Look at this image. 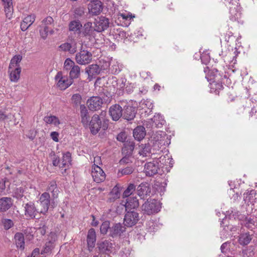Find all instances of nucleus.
Instances as JSON below:
<instances>
[{"instance_id":"nucleus-24","label":"nucleus","mask_w":257,"mask_h":257,"mask_svg":"<svg viewBox=\"0 0 257 257\" xmlns=\"http://www.w3.org/2000/svg\"><path fill=\"white\" fill-rule=\"evenodd\" d=\"M126 202L124 205L125 210H133L139 206V200L136 197H127Z\"/></svg>"},{"instance_id":"nucleus-62","label":"nucleus","mask_w":257,"mask_h":257,"mask_svg":"<svg viewBox=\"0 0 257 257\" xmlns=\"http://www.w3.org/2000/svg\"><path fill=\"white\" fill-rule=\"evenodd\" d=\"M133 86L131 84H130L129 85H126L125 87V91L127 94H130L133 92Z\"/></svg>"},{"instance_id":"nucleus-26","label":"nucleus","mask_w":257,"mask_h":257,"mask_svg":"<svg viewBox=\"0 0 257 257\" xmlns=\"http://www.w3.org/2000/svg\"><path fill=\"white\" fill-rule=\"evenodd\" d=\"M11 198L4 197L0 199V212H5L8 210L13 205Z\"/></svg>"},{"instance_id":"nucleus-28","label":"nucleus","mask_w":257,"mask_h":257,"mask_svg":"<svg viewBox=\"0 0 257 257\" xmlns=\"http://www.w3.org/2000/svg\"><path fill=\"white\" fill-rule=\"evenodd\" d=\"M73 17L77 20H82L87 18L86 9L84 7H76L73 12Z\"/></svg>"},{"instance_id":"nucleus-43","label":"nucleus","mask_w":257,"mask_h":257,"mask_svg":"<svg viewBox=\"0 0 257 257\" xmlns=\"http://www.w3.org/2000/svg\"><path fill=\"white\" fill-rule=\"evenodd\" d=\"M24 189L23 187L16 188L13 190V196L18 200H22V198L24 196Z\"/></svg>"},{"instance_id":"nucleus-31","label":"nucleus","mask_w":257,"mask_h":257,"mask_svg":"<svg viewBox=\"0 0 257 257\" xmlns=\"http://www.w3.org/2000/svg\"><path fill=\"white\" fill-rule=\"evenodd\" d=\"M146 133L145 128L143 126H138L136 127L133 131V136L134 138L140 141L143 140L146 136Z\"/></svg>"},{"instance_id":"nucleus-64","label":"nucleus","mask_w":257,"mask_h":257,"mask_svg":"<svg viewBox=\"0 0 257 257\" xmlns=\"http://www.w3.org/2000/svg\"><path fill=\"white\" fill-rule=\"evenodd\" d=\"M8 118V116L2 111H0V121H4Z\"/></svg>"},{"instance_id":"nucleus-21","label":"nucleus","mask_w":257,"mask_h":257,"mask_svg":"<svg viewBox=\"0 0 257 257\" xmlns=\"http://www.w3.org/2000/svg\"><path fill=\"white\" fill-rule=\"evenodd\" d=\"M102 4L100 1H96L89 5V13L92 16L99 15L102 11Z\"/></svg>"},{"instance_id":"nucleus-34","label":"nucleus","mask_w":257,"mask_h":257,"mask_svg":"<svg viewBox=\"0 0 257 257\" xmlns=\"http://www.w3.org/2000/svg\"><path fill=\"white\" fill-rule=\"evenodd\" d=\"M9 72H10V78L11 81L17 82L20 78L21 68L20 67H15L13 69H9Z\"/></svg>"},{"instance_id":"nucleus-46","label":"nucleus","mask_w":257,"mask_h":257,"mask_svg":"<svg viewBox=\"0 0 257 257\" xmlns=\"http://www.w3.org/2000/svg\"><path fill=\"white\" fill-rule=\"evenodd\" d=\"M2 223L6 230H8L14 226V222L12 220L7 218L2 219Z\"/></svg>"},{"instance_id":"nucleus-56","label":"nucleus","mask_w":257,"mask_h":257,"mask_svg":"<svg viewBox=\"0 0 257 257\" xmlns=\"http://www.w3.org/2000/svg\"><path fill=\"white\" fill-rule=\"evenodd\" d=\"M109 66V64L108 62H105L103 65H99V69H100V73L104 72V71H106L108 69Z\"/></svg>"},{"instance_id":"nucleus-8","label":"nucleus","mask_w":257,"mask_h":257,"mask_svg":"<svg viewBox=\"0 0 257 257\" xmlns=\"http://www.w3.org/2000/svg\"><path fill=\"white\" fill-rule=\"evenodd\" d=\"M160 161L158 159L154 160L152 162L146 163L144 170L146 176L152 177L158 173L160 167Z\"/></svg>"},{"instance_id":"nucleus-57","label":"nucleus","mask_w":257,"mask_h":257,"mask_svg":"<svg viewBox=\"0 0 257 257\" xmlns=\"http://www.w3.org/2000/svg\"><path fill=\"white\" fill-rule=\"evenodd\" d=\"M119 16V18H121L122 20L129 21L132 19V17L131 15L125 14H120Z\"/></svg>"},{"instance_id":"nucleus-61","label":"nucleus","mask_w":257,"mask_h":257,"mask_svg":"<svg viewBox=\"0 0 257 257\" xmlns=\"http://www.w3.org/2000/svg\"><path fill=\"white\" fill-rule=\"evenodd\" d=\"M43 22L44 23L45 25H49L53 22V19L51 17H47L43 21Z\"/></svg>"},{"instance_id":"nucleus-58","label":"nucleus","mask_w":257,"mask_h":257,"mask_svg":"<svg viewBox=\"0 0 257 257\" xmlns=\"http://www.w3.org/2000/svg\"><path fill=\"white\" fill-rule=\"evenodd\" d=\"M47 222H48V219H45L44 218H42L40 220V222L39 224L38 227H48Z\"/></svg>"},{"instance_id":"nucleus-16","label":"nucleus","mask_w":257,"mask_h":257,"mask_svg":"<svg viewBox=\"0 0 257 257\" xmlns=\"http://www.w3.org/2000/svg\"><path fill=\"white\" fill-rule=\"evenodd\" d=\"M122 105L119 104H115L111 106L109 109V113L114 121L118 120L122 117Z\"/></svg>"},{"instance_id":"nucleus-40","label":"nucleus","mask_w":257,"mask_h":257,"mask_svg":"<svg viewBox=\"0 0 257 257\" xmlns=\"http://www.w3.org/2000/svg\"><path fill=\"white\" fill-rule=\"evenodd\" d=\"M135 170V168L133 166H127L124 168L120 169L118 171L117 175L120 177L124 175H128L132 174Z\"/></svg>"},{"instance_id":"nucleus-32","label":"nucleus","mask_w":257,"mask_h":257,"mask_svg":"<svg viewBox=\"0 0 257 257\" xmlns=\"http://www.w3.org/2000/svg\"><path fill=\"white\" fill-rule=\"evenodd\" d=\"M15 241L18 248L23 250L25 248V238L21 232H17L15 235Z\"/></svg>"},{"instance_id":"nucleus-38","label":"nucleus","mask_w":257,"mask_h":257,"mask_svg":"<svg viewBox=\"0 0 257 257\" xmlns=\"http://www.w3.org/2000/svg\"><path fill=\"white\" fill-rule=\"evenodd\" d=\"M22 59V56L20 55H17L14 56L11 60L9 68V70L13 69L15 67L17 68L20 67V62Z\"/></svg>"},{"instance_id":"nucleus-14","label":"nucleus","mask_w":257,"mask_h":257,"mask_svg":"<svg viewBox=\"0 0 257 257\" xmlns=\"http://www.w3.org/2000/svg\"><path fill=\"white\" fill-rule=\"evenodd\" d=\"M46 191V192L51 194L52 204L54 206L55 201L58 197L60 193L59 188L55 180H52L48 182Z\"/></svg>"},{"instance_id":"nucleus-11","label":"nucleus","mask_w":257,"mask_h":257,"mask_svg":"<svg viewBox=\"0 0 257 257\" xmlns=\"http://www.w3.org/2000/svg\"><path fill=\"white\" fill-rule=\"evenodd\" d=\"M94 24L97 32H101L106 30L109 25V20L105 17L100 16L95 19Z\"/></svg>"},{"instance_id":"nucleus-35","label":"nucleus","mask_w":257,"mask_h":257,"mask_svg":"<svg viewBox=\"0 0 257 257\" xmlns=\"http://www.w3.org/2000/svg\"><path fill=\"white\" fill-rule=\"evenodd\" d=\"M153 107L154 105L150 100H146L142 104V108L144 110L145 115H149L151 114Z\"/></svg>"},{"instance_id":"nucleus-51","label":"nucleus","mask_w":257,"mask_h":257,"mask_svg":"<svg viewBox=\"0 0 257 257\" xmlns=\"http://www.w3.org/2000/svg\"><path fill=\"white\" fill-rule=\"evenodd\" d=\"M254 252L250 248L244 249L242 251V255L243 257H253Z\"/></svg>"},{"instance_id":"nucleus-30","label":"nucleus","mask_w":257,"mask_h":257,"mask_svg":"<svg viewBox=\"0 0 257 257\" xmlns=\"http://www.w3.org/2000/svg\"><path fill=\"white\" fill-rule=\"evenodd\" d=\"M35 18L36 17L34 15H28L27 17H25L21 24V29L22 31H26L34 22Z\"/></svg>"},{"instance_id":"nucleus-39","label":"nucleus","mask_w":257,"mask_h":257,"mask_svg":"<svg viewBox=\"0 0 257 257\" xmlns=\"http://www.w3.org/2000/svg\"><path fill=\"white\" fill-rule=\"evenodd\" d=\"M61 168H65L69 166L71 162V154L69 152L63 154L62 159Z\"/></svg>"},{"instance_id":"nucleus-45","label":"nucleus","mask_w":257,"mask_h":257,"mask_svg":"<svg viewBox=\"0 0 257 257\" xmlns=\"http://www.w3.org/2000/svg\"><path fill=\"white\" fill-rule=\"evenodd\" d=\"M136 186L134 184L128 185L127 188L123 192L122 196L123 198L129 197L132 193L135 190Z\"/></svg>"},{"instance_id":"nucleus-22","label":"nucleus","mask_w":257,"mask_h":257,"mask_svg":"<svg viewBox=\"0 0 257 257\" xmlns=\"http://www.w3.org/2000/svg\"><path fill=\"white\" fill-rule=\"evenodd\" d=\"M96 240V235L95 229L93 228H90L87 233V242L88 247L90 251L94 247Z\"/></svg>"},{"instance_id":"nucleus-63","label":"nucleus","mask_w":257,"mask_h":257,"mask_svg":"<svg viewBox=\"0 0 257 257\" xmlns=\"http://www.w3.org/2000/svg\"><path fill=\"white\" fill-rule=\"evenodd\" d=\"M4 7L5 6H13L12 0H2Z\"/></svg>"},{"instance_id":"nucleus-19","label":"nucleus","mask_w":257,"mask_h":257,"mask_svg":"<svg viewBox=\"0 0 257 257\" xmlns=\"http://www.w3.org/2000/svg\"><path fill=\"white\" fill-rule=\"evenodd\" d=\"M99 252L101 253L108 254L111 252L112 243L109 240L99 241L97 243Z\"/></svg>"},{"instance_id":"nucleus-47","label":"nucleus","mask_w":257,"mask_h":257,"mask_svg":"<svg viewBox=\"0 0 257 257\" xmlns=\"http://www.w3.org/2000/svg\"><path fill=\"white\" fill-rule=\"evenodd\" d=\"M71 99L73 103L75 106H77L79 105H80L82 99V97L80 94L78 93L74 94L72 95Z\"/></svg>"},{"instance_id":"nucleus-17","label":"nucleus","mask_w":257,"mask_h":257,"mask_svg":"<svg viewBox=\"0 0 257 257\" xmlns=\"http://www.w3.org/2000/svg\"><path fill=\"white\" fill-rule=\"evenodd\" d=\"M82 30L81 31V34L82 37L88 38L90 39L92 37H94L95 36V28L92 26V23L90 22H88L85 23L82 27Z\"/></svg>"},{"instance_id":"nucleus-4","label":"nucleus","mask_w":257,"mask_h":257,"mask_svg":"<svg viewBox=\"0 0 257 257\" xmlns=\"http://www.w3.org/2000/svg\"><path fill=\"white\" fill-rule=\"evenodd\" d=\"M120 104L123 106L122 117L127 121L133 120L136 117L137 108L132 103L123 101H120Z\"/></svg>"},{"instance_id":"nucleus-2","label":"nucleus","mask_w":257,"mask_h":257,"mask_svg":"<svg viewBox=\"0 0 257 257\" xmlns=\"http://www.w3.org/2000/svg\"><path fill=\"white\" fill-rule=\"evenodd\" d=\"M38 202L40 206V214L46 215L48 213L49 207L54 208L57 204L55 202L53 206L52 204V199L50 194L48 192H44L40 196L38 200Z\"/></svg>"},{"instance_id":"nucleus-13","label":"nucleus","mask_w":257,"mask_h":257,"mask_svg":"<svg viewBox=\"0 0 257 257\" xmlns=\"http://www.w3.org/2000/svg\"><path fill=\"white\" fill-rule=\"evenodd\" d=\"M91 176L94 181L97 183H101L105 179V174L98 166L94 165L92 167Z\"/></svg>"},{"instance_id":"nucleus-25","label":"nucleus","mask_w":257,"mask_h":257,"mask_svg":"<svg viewBox=\"0 0 257 257\" xmlns=\"http://www.w3.org/2000/svg\"><path fill=\"white\" fill-rule=\"evenodd\" d=\"M80 114L81 121L84 126H87L89 122L90 116L88 114V110L84 104L80 105Z\"/></svg>"},{"instance_id":"nucleus-15","label":"nucleus","mask_w":257,"mask_h":257,"mask_svg":"<svg viewBox=\"0 0 257 257\" xmlns=\"http://www.w3.org/2000/svg\"><path fill=\"white\" fill-rule=\"evenodd\" d=\"M103 99L99 96H92L87 100L86 104L91 111H96L100 109L103 104Z\"/></svg>"},{"instance_id":"nucleus-42","label":"nucleus","mask_w":257,"mask_h":257,"mask_svg":"<svg viewBox=\"0 0 257 257\" xmlns=\"http://www.w3.org/2000/svg\"><path fill=\"white\" fill-rule=\"evenodd\" d=\"M44 121L48 124H53L57 126L60 124V121L57 117L54 115L47 116L44 117Z\"/></svg>"},{"instance_id":"nucleus-36","label":"nucleus","mask_w":257,"mask_h":257,"mask_svg":"<svg viewBox=\"0 0 257 257\" xmlns=\"http://www.w3.org/2000/svg\"><path fill=\"white\" fill-rule=\"evenodd\" d=\"M252 237L249 233H245L239 236L238 241L240 245L244 246L249 243Z\"/></svg>"},{"instance_id":"nucleus-23","label":"nucleus","mask_w":257,"mask_h":257,"mask_svg":"<svg viewBox=\"0 0 257 257\" xmlns=\"http://www.w3.org/2000/svg\"><path fill=\"white\" fill-rule=\"evenodd\" d=\"M82 28V25L80 21L75 20L71 21L68 24V30L72 32L74 34H81V30Z\"/></svg>"},{"instance_id":"nucleus-6","label":"nucleus","mask_w":257,"mask_h":257,"mask_svg":"<svg viewBox=\"0 0 257 257\" xmlns=\"http://www.w3.org/2000/svg\"><path fill=\"white\" fill-rule=\"evenodd\" d=\"M57 236L55 233L51 232L48 236L47 241L41 251V254H50L56 245Z\"/></svg>"},{"instance_id":"nucleus-33","label":"nucleus","mask_w":257,"mask_h":257,"mask_svg":"<svg viewBox=\"0 0 257 257\" xmlns=\"http://www.w3.org/2000/svg\"><path fill=\"white\" fill-rule=\"evenodd\" d=\"M152 120L153 121V125H155L158 128L162 127L166 122L163 116L160 113H156L152 118Z\"/></svg>"},{"instance_id":"nucleus-20","label":"nucleus","mask_w":257,"mask_h":257,"mask_svg":"<svg viewBox=\"0 0 257 257\" xmlns=\"http://www.w3.org/2000/svg\"><path fill=\"white\" fill-rule=\"evenodd\" d=\"M151 189L147 183H141L137 188L138 195L141 199H144L150 196Z\"/></svg>"},{"instance_id":"nucleus-5","label":"nucleus","mask_w":257,"mask_h":257,"mask_svg":"<svg viewBox=\"0 0 257 257\" xmlns=\"http://www.w3.org/2000/svg\"><path fill=\"white\" fill-rule=\"evenodd\" d=\"M123 224L127 227L135 225L140 219L139 213L135 210H125Z\"/></svg>"},{"instance_id":"nucleus-12","label":"nucleus","mask_w":257,"mask_h":257,"mask_svg":"<svg viewBox=\"0 0 257 257\" xmlns=\"http://www.w3.org/2000/svg\"><path fill=\"white\" fill-rule=\"evenodd\" d=\"M55 78L56 80H58L57 86L61 90H65L73 82L72 79L68 78L66 76H62L61 72H58Z\"/></svg>"},{"instance_id":"nucleus-54","label":"nucleus","mask_w":257,"mask_h":257,"mask_svg":"<svg viewBox=\"0 0 257 257\" xmlns=\"http://www.w3.org/2000/svg\"><path fill=\"white\" fill-rule=\"evenodd\" d=\"M40 33L41 37L45 39L48 35V27L47 26H45L43 30H40Z\"/></svg>"},{"instance_id":"nucleus-27","label":"nucleus","mask_w":257,"mask_h":257,"mask_svg":"<svg viewBox=\"0 0 257 257\" xmlns=\"http://www.w3.org/2000/svg\"><path fill=\"white\" fill-rule=\"evenodd\" d=\"M85 71V73L88 74L89 78H92L100 74L99 65L96 64H93L88 65L86 67Z\"/></svg>"},{"instance_id":"nucleus-10","label":"nucleus","mask_w":257,"mask_h":257,"mask_svg":"<svg viewBox=\"0 0 257 257\" xmlns=\"http://www.w3.org/2000/svg\"><path fill=\"white\" fill-rule=\"evenodd\" d=\"M134 145H129L125 146L122 149V153L124 155V156L120 160L119 163L120 165H124L132 163V153L134 150Z\"/></svg>"},{"instance_id":"nucleus-41","label":"nucleus","mask_w":257,"mask_h":257,"mask_svg":"<svg viewBox=\"0 0 257 257\" xmlns=\"http://www.w3.org/2000/svg\"><path fill=\"white\" fill-rule=\"evenodd\" d=\"M141 147V149L139 152L140 155L143 157L149 156L151 151L150 145L149 144H142Z\"/></svg>"},{"instance_id":"nucleus-18","label":"nucleus","mask_w":257,"mask_h":257,"mask_svg":"<svg viewBox=\"0 0 257 257\" xmlns=\"http://www.w3.org/2000/svg\"><path fill=\"white\" fill-rule=\"evenodd\" d=\"M125 229V226H123L120 223H115L110 228L109 235L113 238L120 236Z\"/></svg>"},{"instance_id":"nucleus-49","label":"nucleus","mask_w":257,"mask_h":257,"mask_svg":"<svg viewBox=\"0 0 257 257\" xmlns=\"http://www.w3.org/2000/svg\"><path fill=\"white\" fill-rule=\"evenodd\" d=\"M110 195L112 196L113 199H116L119 197L120 191L119 188L117 186H114L112 190L111 191Z\"/></svg>"},{"instance_id":"nucleus-55","label":"nucleus","mask_w":257,"mask_h":257,"mask_svg":"<svg viewBox=\"0 0 257 257\" xmlns=\"http://www.w3.org/2000/svg\"><path fill=\"white\" fill-rule=\"evenodd\" d=\"M51 138L55 142H58L59 134L56 132H52L50 134Z\"/></svg>"},{"instance_id":"nucleus-1","label":"nucleus","mask_w":257,"mask_h":257,"mask_svg":"<svg viewBox=\"0 0 257 257\" xmlns=\"http://www.w3.org/2000/svg\"><path fill=\"white\" fill-rule=\"evenodd\" d=\"M106 112H102L100 115L95 114L91 117V119L88 122L91 133L93 135H96L102 128L105 131L108 126V120L105 118L104 116Z\"/></svg>"},{"instance_id":"nucleus-3","label":"nucleus","mask_w":257,"mask_h":257,"mask_svg":"<svg viewBox=\"0 0 257 257\" xmlns=\"http://www.w3.org/2000/svg\"><path fill=\"white\" fill-rule=\"evenodd\" d=\"M161 208L160 203L156 199L148 200L142 206L143 213L148 215L158 213Z\"/></svg>"},{"instance_id":"nucleus-53","label":"nucleus","mask_w":257,"mask_h":257,"mask_svg":"<svg viewBox=\"0 0 257 257\" xmlns=\"http://www.w3.org/2000/svg\"><path fill=\"white\" fill-rule=\"evenodd\" d=\"M126 138V136L124 132H120L119 134H118L116 137L117 140L121 142H125Z\"/></svg>"},{"instance_id":"nucleus-9","label":"nucleus","mask_w":257,"mask_h":257,"mask_svg":"<svg viewBox=\"0 0 257 257\" xmlns=\"http://www.w3.org/2000/svg\"><path fill=\"white\" fill-rule=\"evenodd\" d=\"M92 54L87 50L81 49L79 52L76 53L75 60L80 65L88 64L92 60Z\"/></svg>"},{"instance_id":"nucleus-29","label":"nucleus","mask_w":257,"mask_h":257,"mask_svg":"<svg viewBox=\"0 0 257 257\" xmlns=\"http://www.w3.org/2000/svg\"><path fill=\"white\" fill-rule=\"evenodd\" d=\"M61 51L68 52L70 54H73L77 51L76 44L64 43L59 46Z\"/></svg>"},{"instance_id":"nucleus-60","label":"nucleus","mask_w":257,"mask_h":257,"mask_svg":"<svg viewBox=\"0 0 257 257\" xmlns=\"http://www.w3.org/2000/svg\"><path fill=\"white\" fill-rule=\"evenodd\" d=\"M201 60L203 63L207 64L210 60L209 57L207 55H203L201 57Z\"/></svg>"},{"instance_id":"nucleus-37","label":"nucleus","mask_w":257,"mask_h":257,"mask_svg":"<svg viewBox=\"0 0 257 257\" xmlns=\"http://www.w3.org/2000/svg\"><path fill=\"white\" fill-rule=\"evenodd\" d=\"M69 78L73 80L74 79H77L80 75V68L78 65H75L71 69L69 70Z\"/></svg>"},{"instance_id":"nucleus-52","label":"nucleus","mask_w":257,"mask_h":257,"mask_svg":"<svg viewBox=\"0 0 257 257\" xmlns=\"http://www.w3.org/2000/svg\"><path fill=\"white\" fill-rule=\"evenodd\" d=\"M51 156L52 157V163L54 166H58L60 163L59 157L55 154L54 152L51 153Z\"/></svg>"},{"instance_id":"nucleus-50","label":"nucleus","mask_w":257,"mask_h":257,"mask_svg":"<svg viewBox=\"0 0 257 257\" xmlns=\"http://www.w3.org/2000/svg\"><path fill=\"white\" fill-rule=\"evenodd\" d=\"M4 8L6 17L8 19L10 20L12 18L13 15V6H5Z\"/></svg>"},{"instance_id":"nucleus-7","label":"nucleus","mask_w":257,"mask_h":257,"mask_svg":"<svg viewBox=\"0 0 257 257\" xmlns=\"http://www.w3.org/2000/svg\"><path fill=\"white\" fill-rule=\"evenodd\" d=\"M23 206L24 207L25 215L29 219H33L37 214H40V210L37 208L34 201H29Z\"/></svg>"},{"instance_id":"nucleus-48","label":"nucleus","mask_w":257,"mask_h":257,"mask_svg":"<svg viewBox=\"0 0 257 257\" xmlns=\"http://www.w3.org/2000/svg\"><path fill=\"white\" fill-rule=\"evenodd\" d=\"M76 64L70 58H67L64 63V68L66 70H69Z\"/></svg>"},{"instance_id":"nucleus-59","label":"nucleus","mask_w":257,"mask_h":257,"mask_svg":"<svg viewBox=\"0 0 257 257\" xmlns=\"http://www.w3.org/2000/svg\"><path fill=\"white\" fill-rule=\"evenodd\" d=\"M48 229V227H38L37 230L41 235H44Z\"/></svg>"},{"instance_id":"nucleus-44","label":"nucleus","mask_w":257,"mask_h":257,"mask_svg":"<svg viewBox=\"0 0 257 257\" xmlns=\"http://www.w3.org/2000/svg\"><path fill=\"white\" fill-rule=\"evenodd\" d=\"M110 223L108 221H104L100 226V231L102 234H106L108 231L110 232Z\"/></svg>"}]
</instances>
